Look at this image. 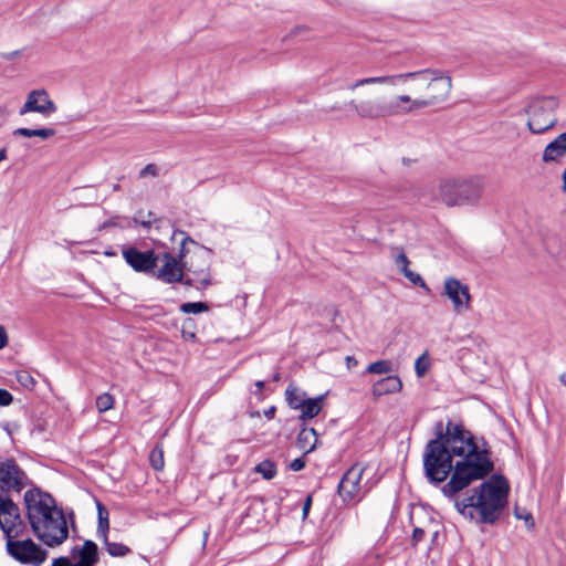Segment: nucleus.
<instances>
[{"instance_id":"f257e3e1","label":"nucleus","mask_w":566,"mask_h":566,"mask_svg":"<svg viewBox=\"0 0 566 566\" xmlns=\"http://www.w3.org/2000/svg\"><path fill=\"white\" fill-rule=\"evenodd\" d=\"M451 88L450 74L439 69L369 76L347 85L349 92H358L347 105L363 119H380L440 104Z\"/></svg>"},{"instance_id":"f03ea898","label":"nucleus","mask_w":566,"mask_h":566,"mask_svg":"<svg viewBox=\"0 0 566 566\" xmlns=\"http://www.w3.org/2000/svg\"><path fill=\"white\" fill-rule=\"evenodd\" d=\"M443 444L455 459V470L441 491L452 499L473 481L482 480L494 470L490 451L480 448L473 434L462 424L449 421L446 432L442 431Z\"/></svg>"},{"instance_id":"7ed1b4c3","label":"nucleus","mask_w":566,"mask_h":566,"mask_svg":"<svg viewBox=\"0 0 566 566\" xmlns=\"http://www.w3.org/2000/svg\"><path fill=\"white\" fill-rule=\"evenodd\" d=\"M23 502L31 530L43 544L54 547L69 537L64 512L50 493L33 486L25 491Z\"/></svg>"},{"instance_id":"20e7f679","label":"nucleus","mask_w":566,"mask_h":566,"mask_svg":"<svg viewBox=\"0 0 566 566\" xmlns=\"http://www.w3.org/2000/svg\"><path fill=\"white\" fill-rule=\"evenodd\" d=\"M509 490L507 480L495 474L475 488L472 495L455 501V507L464 516L473 518L476 514L479 522L493 524L507 503Z\"/></svg>"},{"instance_id":"39448f33","label":"nucleus","mask_w":566,"mask_h":566,"mask_svg":"<svg viewBox=\"0 0 566 566\" xmlns=\"http://www.w3.org/2000/svg\"><path fill=\"white\" fill-rule=\"evenodd\" d=\"M485 188L481 176L448 177L437 186L423 188L420 198L428 203H443L453 207H476L480 205Z\"/></svg>"},{"instance_id":"423d86ee","label":"nucleus","mask_w":566,"mask_h":566,"mask_svg":"<svg viewBox=\"0 0 566 566\" xmlns=\"http://www.w3.org/2000/svg\"><path fill=\"white\" fill-rule=\"evenodd\" d=\"M176 234L181 235L179 261L182 262L185 271L196 276L198 290L208 287L211 284V249L197 243L184 231H175L174 235Z\"/></svg>"},{"instance_id":"0eeeda50","label":"nucleus","mask_w":566,"mask_h":566,"mask_svg":"<svg viewBox=\"0 0 566 566\" xmlns=\"http://www.w3.org/2000/svg\"><path fill=\"white\" fill-rule=\"evenodd\" d=\"M455 470V460L442 440V423L437 424V437L428 441L423 452V471L429 482L438 485Z\"/></svg>"},{"instance_id":"6e6552de","label":"nucleus","mask_w":566,"mask_h":566,"mask_svg":"<svg viewBox=\"0 0 566 566\" xmlns=\"http://www.w3.org/2000/svg\"><path fill=\"white\" fill-rule=\"evenodd\" d=\"M558 101L554 96L533 99L527 107V127L533 134H543L557 123L556 109Z\"/></svg>"},{"instance_id":"1a4fd4ad","label":"nucleus","mask_w":566,"mask_h":566,"mask_svg":"<svg viewBox=\"0 0 566 566\" xmlns=\"http://www.w3.org/2000/svg\"><path fill=\"white\" fill-rule=\"evenodd\" d=\"M366 467L355 463L343 475L337 492L344 503L357 504L368 493L369 488L361 485V478Z\"/></svg>"},{"instance_id":"9d476101","label":"nucleus","mask_w":566,"mask_h":566,"mask_svg":"<svg viewBox=\"0 0 566 566\" xmlns=\"http://www.w3.org/2000/svg\"><path fill=\"white\" fill-rule=\"evenodd\" d=\"M31 484L27 473L14 459L0 461V495L11 497L12 493L19 494Z\"/></svg>"},{"instance_id":"9b49d317","label":"nucleus","mask_w":566,"mask_h":566,"mask_svg":"<svg viewBox=\"0 0 566 566\" xmlns=\"http://www.w3.org/2000/svg\"><path fill=\"white\" fill-rule=\"evenodd\" d=\"M0 530L4 538H18L27 531L18 504L11 497L0 495Z\"/></svg>"},{"instance_id":"f8f14e48","label":"nucleus","mask_w":566,"mask_h":566,"mask_svg":"<svg viewBox=\"0 0 566 566\" xmlns=\"http://www.w3.org/2000/svg\"><path fill=\"white\" fill-rule=\"evenodd\" d=\"M8 554L22 564L41 565L46 558V551L42 549L32 539L15 541L6 538Z\"/></svg>"},{"instance_id":"ddd939ff","label":"nucleus","mask_w":566,"mask_h":566,"mask_svg":"<svg viewBox=\"0 0 566 566\" xmlns=\"http://www.w3.org/2000/svg\"><path fill=\"white\" fill-rule=\"evenodd\" d=\"M123 258L136 272L151 273L157 268L159 258L154 250L139 251L135 247L123 249Z\"/></svg>"},{"instance_id":"4468645a","label":"nucleus","mask_w":566,"mask_h":566,"mask_svg":"<svg viewBox=\"0 0 566 566\" xmlns=\"http://www.w3.org/2000/svg\"><path fill=\"white\" fill-rule=\"evenodd\" d=\"M443 294L452 302L453 310L461 313L471 308L469 286L455 277H447L443 283Z\"/></svg>"},{"instance_id":"2eb2a0df","label":"nucleus","mask_w":566,"mask_h":566,"mask_svg":"<svg viewBox=\"0 0 566 566\" xmlns=\"http://www.w3.org/2000/svg\"><path fill=\"white\" fill-rule=\"evenodd\" d=\"M157 256L159 258L158 262H161V265L156 271V279L168 284L182 281L185 266L182 265V262L179 261V254L175 256L169 252H164Z\"/></svg>"},{"instance_id":"dca6fc26","label":"nucleus","mask_w":566,"mask_h":566,"mask_svg":"<svg viewBox=\"0 0 566 566\" xmlns=\"http://www.w3.org/2000/svg\"><path fill=\"white\" fill-rule=\"evenodd\" d=\"M56 109V105L50 98L45 90H33L28 94L25 103L19 111V115L34 112L43 116H50L54 114Z\"/></svg>"},{"instance_id":"f3484780","label":"nucleus","mask_w":566,"mask_h":566,"mask_svg":"<svg viewBox=\"0 0 566 566\" xmlns=\"http://www.w3.org/2000/svg\"><path fill=\"white\" fill-rule=\"evenodd\" d=\"M70 555L75 560V563L71 562V566H95L98 563V547L91 539L84 541L81 546L75 545Z\"/></svg>"},{"instance_id":"a211bd4d","label":"nucleus","mask_w":566,"mask_h":566,"mask_svg":"<svg viewBox=\"0 0 566 566\" xmlns=\"http://www.w3.org/2000/svg\"><path fill=\"white\" fill-rule=\"evenodd\" d=\"M566 156V132L546 145L542 154L545 164L559 163Z\"/></svg>"},{"instance_id":"6ab92c4d","label":"nucleus","mask_w":566,"mask_h":566,"mask_svg":"<svg viewBox=\"0 0 566 566\" xmlns=\"http://www.w3.org/2000/svg\"><path fill=\"white\" fill-rule=\"evenodd\" d=\"M402 381L401 379L394 375L387 376L379 380H377L371 387V395L375 399L390 394H396L401 391Z\"/></svg>"},{"instance_id":"aec40b11","label":"nucleus","mask_w":566,"mask_h":566,"mask_svg":"<svg viewBox=\"0 0 566 566\" xmlns=\"http://www.w3.org/2000/svg\"><path fill=\"white\" fill-rule=\"evenodd\" d=\"M317 433L314 428H302L297 434L296 444L300 450L307 454L315 450Z\"/></svg>"},{"instance_id":"412c9836","label":"nucleus","mask_w":566,"mask_h":566,"mask_svg":"<svg viewBox=\"0 0 566 566\" xmlns=\"http://www.w3.org/2000/svg\"><path fill=\"white\" fill-rule=\"evenodd\" d=\"M324 400V396H318L316 398H307L303 401L301 410L300 419L302 421L311 420L316 417L322 410V402Z\"/></svg>"},{"instance_id":"4be33fe9","label":"nucleus","mask_w":566,"mask_h":566,"mask_svg":"<svg viewBox=\"0 0 566 566\" xmlns=\"http://www.w3.org/2000/svg\"><path fill=\"white\" fill-rule=\"evenodd\" d=\"M285 399L292 409H298L307 398L304 391L300 390L295 385L290 384L285 389Z\"/></svg>"},{"instance_id":"5701e85b","label":"nucleus","mask_w":566,"mask_h":566,"mask_svg":"<svg viewBox=\"0 0 566 566\" xmlns=\"http://www.w3.org/2000/svg\"><path fill=\"white\" fill-rule=\"evenodd\" d=\"M97 537L101 541H106V535L109 531L108 511L101 503H97Z\"/></svg>"},{"instance_id":"b1692460","label":"nucleus","mask_w":566,"mask_h":566,"mask_svg":"<svg viewBox=\"0 0 566 566\" xmlns=\"http://www.w3.org/2000/svg\"><path fill=\"white\" fill-rule=\"evenodd\" d=\"M102 542L104 544L106 552L112 557H124L132 552L128 546H126L122 543L111 542L108 539V534L106 535V541H102Z\"/></svg>"},{"instance_id":"393cba45","label":"nucleus","mask_w":566,"mask_h":566,"mask_svg":"<svg viewBox=\"0 0 566 566\" xmlns=\"http://www.w3.org/2000/svg\"><path fill=\"white\" fill-rule=\"evenodd\" d=\"M255 472L260 473L265 480H272L277 472L276 464L272 460H263L256 464Z\"/></svg>"},{"instance_id":"a878e982","label":"nucleus","mask_w":566,"mask_h":566,"mask_svg":"<svg viewBox=\"0 0 566 566\" xmlns=\"http://www.w3.org/2000/svg\"><path fill=\"white\" fill-rule=\"evenodd\" d=\"M392 371V363L390 360H377L369 364L366 368V373L374 375H384Z\"/></svg>"},{"instance_id":"bb28decb","label":"nucleus","mask_w":566,"mask_h":566,"mask_svg":"<svg viewBox=\"0 0 566 566\" xmlns=\"http://www.w3.org/2000/svg\"><path fill=\"white\" fill-rule=\"evenodd\" d=\"M149 461L154 470L161 471L164 469L165 461L161 446L157 444L154 447L149 454Z\"/></svg>"},{"instance_id":"cd10ccee","label":"nucleus","mask_w":566,"mask_h":566,"mask_svg":"<svg viewBox=\"0 0 566 566\" xmlns=\"http://www.w3.org/2000/svg\"><path fill=\"white\" fill-rule=\"evenodd\" d=\"M179 310L185 314H200L209 311V305L205 302L182 303Z\"/></svg>"},{"instance_id":"c85d7f7f","label":"nucleus","mask_w":566,"mask_h":566,"mask_svg":"<svg viewBox=\"0 0 566 566\" xmlns=\"http://www.w3.org/2000/svg\"><path fill=\"white\" fill-rule=\"evenodd\" d=\"M114 402V397L111 394L103 392L97 396L95 405L98 412L102 413L113 409Z\"/></svg>"},{"instance_id":"c756f323","label":"nucleus","mask_w":566,"mask_h":566,"mask_svg":"<svg viewBox=\"0 0 566 566\" xmlns=\"http://www.w3.org/2000/svg\"><path fill=\"white\" fill-rule=\"evenodd\" d=\"M391 255L394 258L396 266L402 272V269L409 268V260L400 247H395L391 249Z\"/></svg>"},{"instance_id":"7c9ffc66","label":"nucleus","mask_w":566,"mask_h":566,"mask_svg":"<svg viewBox=\"0 0 566 566\" xmlns=\"http://www.w3.org/2000/svg\"><path fill=\"white\" fill-rule=\"evenodd\" d=\"M17 380L22 387H24L27 389H33L36 384L33 376L29 371H25V370H21V371L17 373Z\"/></svg>"},{"instance_id":"2f4dec72","label":"nucleus","mask_w":566,"mask_h":566,"mask_svg":"<svg viewBox=\"0 0 566 566\" xmlns=\"http://www.w3.org/2000/svg\"><path fill=\"white\" fill-rule=\"evenodd\" d=\"M403 276L408 279L412 284L418 285L424 290H429L422 276L418 273L412 272L409 268L402 269Z\"/></svg>"},{"instance_id":"473e14b6","label":"nucleus","mask_w":566,"mask_h":566,"mask_svg":"<svg viewBox=\"0 0 566 566\" xmlns=\"http://www.w3.org/2000/svg\"><path fill=\"white\" fill-rule=\"evenodd\" d=\"M429 368L428 361H424V356L417 358L415 363V371L418 377H422Z\"/></svg>"},{"instance_id":"72a5a7b5","label":"nucleus","mask_w":566,"mask_h":566,"mask_svg":"<svg viewBox=\"0 0 566 566\" xmlns=\"http://www.w3.org/2000/svg\"><path fill=\"white\" fill-rule=\"evenodd\" d=\"M515 516L518 520H524L528 528L534 527V518L531 513L525 510L515 509Z\"/></svg>"},{"instance_id":"f704fd0d","label":"nucleus","mask_w":566,"mask_h":566,"mask_svg":"<svg viewBox=\"0 0 566 566\" xmlns=\"http://www.w3.org/2000/svg\"><path fill=\"white\" fill-rule=\"evenodd\" d=\"M55 129L51 127L36 128L33 130V137H40L42 139H49L55 135Z\"/></svg>"},{"instance_id":"c9c22d12","label":"nucleus","mask_w":566,"mask_h":566,"mask_svg":"<svg viewBox=\"0 0 566 566\" xmlns=\"http://www.w3.org/2000/svg\"><path fill=\"white\" fill-rule=\"evenodd\" d=\"M138 176L139 178L156 177L158 176V167L155 164H148L139 171Z\"/></svg>"},{"instance_id":"e433bc0d","label":"nucleus","mask_w":566,"mask_h":566,"mask_svg":"<svg viewBox=\"0 0 566 566\" xmlns=\"http://www.w3.org/2000/svg\"><path fill=\"white\" fill-rule=\"evenodd\" d=\"M424 530L421 528V527H415L413 531H412V537H411V542H412V545H417L419 542H421L424 537Z\"/></svg>"},{"instance_id":"4c0bfd02","label":"nucleus","mask_w":566,"mask_h":566,"mask_svg":"<svg viewBox=\"0 0 566 566\" xmlns=\"http://www.w3.org/2000/svg\"><path fill=\"white\" fill-rule=\"evenodd\" d=\"M13 400V397L12 395L6 390V389H0V406H9Z\"/></svg>"},{"instance_id":"58836bf2","label":"nucleus","mask_w":566,"mask_h":566,"mask_svg":"<svg viewBox=\"0 0 566 566\" xmlns=\"http://www.w3.org/2000/svg\"><path fill=\"white\" fill-rule=\"evenodd\" d=\"M305 460L303 457L301 458H297V459H294L291 463H290V469L294 472H297V471H301L305 468Z\"/></svg>"},{"instance_id":"ea45409f","label":"nucleus","mask_w":566,"mask_h":566,"mask_svg":"<svg viewBox=\"0 0 566 566\" xmlns=\"http://www.w3.org/2000/svg\"><path fill=\"white\" fill-rule=\"evenodd\" d=\"M33 130H34V129L21 127V128H17V129L13 132V134H14V135H18V136H22V137L31 138V137H33Z\"/></svg>"},{"instance_id":"a19ab883","label":"nucleus","mask_w":566,"mask_h":566,"mask_svg":"<svg viewBox=\"0 0 566 566\" xmlns=\"http://www.w3.org/2000/svg\"><path fill=\"white\" fill-rule=\"evenodd\" d=\"M51 566H71V558L64 556L55 558Z\"/></svg>"},{"instance_id":"79ce46f5","label":"nucleus","mask_w":566,"mask_h":566,"mask_svg":"<svg viewBox=\"0 0 566 566\" xmlns=\"http://www.w3.org/2000/svg\"><path fill=\"white\" fill-rule=\"evenodd\" d=\"M312 505V495H307L303 504V518H306Z\"/></svg>"},{"instance_id":"37998d69","label":"nucleus","mask_w":566,"mask_h":566,"mask_svg":"<svg viewBox=\"0 0 566 566\" xmlns=\"http://www.w3.org/2000/svg\"><path fill=\"white\" fill-rule=\"evenodd\" d=\"M8 345V336L6 328L0 326V349L4 348Z\"/></svg>"},{"instance_id":"c03bdc74","label":"nucleus","mask_w":566,"mask_h":566,"mask_svg":"<svg viewBox=\"0 0 566 566\" xmlns=\"http://www.w3.org/2000/svg\"><path fill=\"white\" fill-rule=\"evenodd\" d=\"M103 227H123L119 217H113L104 222Z\"/></svg>"},{"instance_id":"a18cd8bd","label":"nucleus","mask_w":566,"mask_h":566,"mask_svg":"<svg viewBox=\"0 0 566 566\" xmlns=\"http://www.w3.org/2000/svg\"><path fill=\"white\" fill-rule=\"evenodd\" d=\"M151 217H153V212H148V219H147V220H138V218L136 217V218L134 219V221H135L136 223H139L142 227H144V228H147V229H148V228L150 227V224H151V219H150Z\"/></svg>"},{"instance_id":"49530a36","label":"nucleus","mask_w":566,"mask_h":566,"mask_svg":"<svg viewBox=\"0 0 566 566\" xmlns=\"http://www.w3.org/2000/svg\"><path fill=\"white\" fill-rule=\"evenodd\" d=\"M345 360L348 369L356 367L358 364L357 359L354 356H347Z\"/></svg>"},{"instance_id":"de8ad7c7","label":"nucleus","mask_w":566,"mask_h":566,"mask_svg":"<svg viewBox=\"0 0 566 566\" xmlns=\"http://www.w3.org/2000/svg\"><path fill=\"white\" fill-rule=\"evenodd\" d=\"M179 282L182 283L186 286H196V287L198 286V285L195 284L197 282L196 276L193 279H185L182 276V281H179Z\"/></svg>"},{"instance_id":"09e8293b","label":"nucleus","mask_w":566,"mask_h":566,"mask_svg":"<svg viewBox=\"0 0 566 566\" xmlns=\"http://www.w3.org/2000/svg\"><path fill=\"white\" fill-rule=\"evenodd\" d=\"M275 415V407H270L268 410L264 411V416L268 418V419H272Z\"/></svg>"},{"instance_id":"8fccbe9b","label":"nucleus","mask_w":566,"mask_h":566,"mask_svg":"<svg viewBox=\"0 0 566 566\" xmlns=\"http://www.w3.org/2000/svg\"><path fill=\"white\" fill-rule=\"evenodd\" d=\"M8 158V153H7V148L6 147H2L0 149V163L6 160Z\"/></svg>"},{"instance_id":"3c124183","label":"nucleus","mask_w":566,"mask_h":566,"mask_svg":"<svg viewBox=\"0 0 566 566\" xmlns=\"http://www.w3.org/2000/svg\"><path fill=\"white\" fill-rule=\"evenodd\" d=\"M265 386V382L263 380H258L255 382V387L258 388V390H262Z\"/></svg>"},{"instance_id":"603ef678","label":"nucleus","mask_w":566,"mask_h":566,"mask_svg":"<svg viewBox=\"0 0 566 566\" xmlns=\"http://www.w3.org/2000/svg\"><path fill=\"white\" fill-rule=\"evenodd\" d=\"M559 380L566 386V373L560 375Z\"/></svg>"},{"instance_id":"864d4df0","label":"nucleus","mask_w":566,"mask_h":566,"mask_svg":"<svg viewBox=\"0 0 566 566\" xmlns=\"http://www.w3.org/2000/svg\"><path fill=\"white\" fill-rule=\"evenodd\" d=\"M112 188H113L114 191H119L120 190V185L119 184H114Z\"/></svg>"},{"instance_id":"5fc2aeb1","label":"nucleus","mask_w":566,"mask_h":566,"mask_svg":"<svg viewBox=\"0 0 566 566\" xmlns=\"http://www.w3.org/2000/svg\"><path fill=\"white\" fill-rule=\"evenodd\" d=\"M279 379H280V374H275V375L273 376V380L277 381Z\"/></svg>"}]
</instances>
